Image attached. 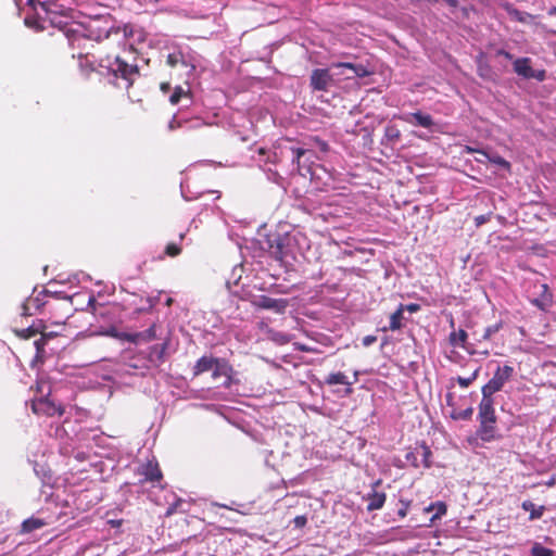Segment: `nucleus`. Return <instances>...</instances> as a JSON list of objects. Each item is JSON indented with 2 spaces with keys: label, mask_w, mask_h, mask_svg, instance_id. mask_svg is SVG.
<instances>
[{
  "label": "nucleus",
  "mask_w": 556,
  "mask_h": 556,
  "mask_svg": "<svg viewBox=\"0 0 556 556\" xmlns=\"http://www.w3.org/2000/svg\"><path fill=\"white\" fill-rule=\"evenodd\" d=\"M494 404L495 402L492 396L482 395L478 405L477 419L479 421V428L477 429V437L483 442H491L496 439L497 417Z\"/></svg>",
  "instance_id": "f257e3e1"
},
{
  "label": "nucleus",
  "mask_w": 556,
  "mask_h": 556,
  "mask_svg": "<svg viewBox=\"0 0 556 556\" xmlns=\"http://www.w3.org/2000/svg\"><path fill=\"white\" fill-rule=\"evenodd\" d=\"M515 369L510 365L498 366L493 374V377L481 388L482 395L492 396L500 392L506 382L514 376Z\"/></svg>",
  "instance_id": "f03ea898"
},
{
  "label": "nucleus",
  "mask_w": 556,
  "mask_h": 556,
  "mask_svg": "<svg viewBox=\"0 0 556 556\" xmlns=\"http://www.w3.org/2000/svg\"><path fill=\"white\" fill-rule=\"evenodd\" d=\"M109 71L118 78L125 81L124 88L129 89L134 81L139 77V68L136 64H128L119 56H115L114 61L109 64Z\"/></svg>",
  "instance_id": "7ed1b4c3"
},
{
  "label": "nucleus",
  "mask_w": 556,
  "mask_h": 556,
  "mask_svg": "<svg viewBox=\"0 0 556 556\" xmlns=\"http://www.w3.org/2000/svg\"><path fill=\"white\" fill-rule=\"evenodd\" d=\"M136 473L140 476L138 483L143 485L144 483H151L153 486H160L164 489L162 484L163 473L156 459H150L138 466Z\"/></svg>",
  "instance_id": "20e7f679"
},
{
  "label": "nucleus",
  "mask_w": 556,
  "mask_h": 556,
  "mask_svg": "<svg viewBox=\"0 0 556 556\" xmlns=\"http://www.w3.org/2000/svg\"><path fill=\"white\" fill-rule=\"evenodd\" d=\"M31 409L34 414L47 417L62 416L64 414L63 405L50 399L49 394L31 400Z\"/></svg>",
  "instance_id": "39448f33"
},
{
  "label": "nucleus",
  "mask_w": 556,
  "mask_h": 556,
  "mask_svg": "<svg viewBox=\"0 0 556 556\" xmlns=\"http://www.w3.org/2000/svg\"><path fill=\"white\" fill-rule=\"evenodd\" d=\"M333 84V77L328 68H316L309 77V85L315 91H327Z\"/></svg>",
  "instance_id": "423d86ee"
},
{
  "label": "nucleus",
  "mask_w": 556,
  "mask_h": 556,
  "mask_svg": "<svg viewBox=\"0 0 556 556\" xmlns=\"http://www.w3.org/2000/svg\"><path fill=\"white\" fill-rule=\"evenodd\" d=\"M468 334L464 329L453 330L448 336V342L454 348H462L469 354L480 353L484 356L489 355V350L478 351L467 341Z\"/></svg>",
  "instance_id": "0eeeda50"
},
{
  "label": "nucleus",
  "mask_w": 556,
  "mask_h": 556,
  "mask_svg": "<svg viewBox=\"0 0 556 556\" xmlns=\"http://www.w3.org/2000/svg\"><path fill=\"white\" fill-rule=\"evenodd\" d=\"M231 367L224 361L218 358L217 363L212 368V377L216 380L223 378L220 387L229 388L231 386Z\"/></svg>",
  "instance_id": "6e6552de"
},
{
  "label": "nucleus",
  "mask_w": 556,
  "mask_h": 556,
  "mask_svg": "<svg viewBox=\"0 0 556 556\" xmlns=\"http://www.w3.org/2000/svg\"><path fill=\"white\" fill-rule=\"evenodd\" d=\"M381 483V480H377L372 484V491L367 495V510L374 511L381 509L386 503L387 495L384 492H378L376 491V486H378Z\"/></svg>",
  "instance_id": "1a4fd4ad"
},
{
  "label": "nucleus",
  "mask_w": 556,
  "mask_h": 556,
  "mask_svg": "<svg viewBox=\"0 0 556 556\" xmlns=\"http://www.w3.org/2000/svg\"><path fill=\"white\" fill-rule=\"evenodd\" d=\"M258 306L261 308L271 309L276 313H283L288 306V301L286 299H274L262 295L258 300Z\"/></svg>",
  "instance_id": "9d476101"
},
{
  "label": "nucleus",
  "mask_w": 556,
  "mask_h": 556,
  "mask_svg": "<svg viewBox=\"0 0 556 556\" xmlns=\"http://www.w3.org/2000/svg\"><path fill=\"white\" fill-rule=\"evenodd\" d=\"M167 350V343L154 344L150 346L148 354V362L153 367H159L165 361V352Z\"/></svg>",
  "instance_id": "9b49d317"
},
{
  "label": "nucleus",
  "mask_w": 556,
  "mask_h": 556,
  "mask_svg": "<svg viewBox=\"0 0 556 556\" xmlns=\"http://www.w3.org/2000/svg\"><path fill=\"white\" fill-rule=\"evenodd\" d=\"M404 121L408 124L420 126L424 128H430L433 126V119L431 115L425 114L420 111L407 114L404 117Z\"/></svg>",
  "instance_id": "f8f14e48"
},
{
  "label": "nucleus",
  "mask_w": 556,
  "mask_h": 556,
  "mask_svg": "<svg viewBox=\"0 0 556 556\" xmlns=\"http://www.w3.org/2000/svg\"><path fill=\"white\" fill-rule=\"evenodd\" d=\"M501 7L507 12V14L515 21L519 22V23H522V24H528L530 23L532 20H534V15L530 14V13H527V12H522V11H519L518 9H516L511 3L509 2H503L501 4Z\"/></svg>",
  "instance_id": "ddd939ff"
},
{
  "label": "nucleus",
  "mask_w": 556,
  "mask_h": 556,
  "mask_svg": "<svg viewBox=\"0 0 556 556\" xmlns=\"http://www.w3.org/2000/svg\"><path fill=\"white\" fill-rule=\"evenodd\" d=\"M43 328H45V321L41 319H38L26 328H21V329L15 328V329H13V331L18 338L27 340V339H30V338L39 334V332L42 331Z\"/></svg>",
  "instance_id": "4468645a"
},
{
  "label": "nucleus",
  "mask_w": 556,
  "mask_h": 556,
  "mask_svg": "<svg viewBox=\"0 0 556 556\" xmlns=\"http://www.w3.org/2000/svg\"><path fill=\"white\" fill-rule=\"evenodd\" d=\"M514 71L517 75L522 76L523 78H533L534 71L531 66L530 58H519L514 62Z\"/></svg>",
  "instance_id": "2eb2a0df"
},
{
  "label": "nucleus",
  "mask_w": 556,
  "mask_h": 556,
  "mask_svg": "<svg viewBox=\"0 0 556 556\" xmlns=\"http://www.w3.org/2000/svg\"><path fill=\"white\" fill-rule=\"evenodd\" d=\"M404 319V304H400L396 311L390 316L389 326L382 327L381 331H396L403 327L402 320Z\"/></svg>",
  "instance_id": "dca6fc26"
},
{
  "label": "nucleus",
  "mask_w": 556,
  "mask_h": 556,
  "mask_svg": "<svg viewBox=\"0 0 556 556\" xmlns=\"http://www.w3.org/2000/svg\"><path fill=\"white\" fill-rule=\"evenodd\" d=\"M218 358L213 356H202L193 366V376H200L203 372L212 370Z\"/></svg>",
  "instance_id": "f3484780"
},
{
  "label": "nucleus",
  "mask_w": 556,
  "mask_h": 556,
  "mask_svg": "<svg viewBox=\"0 0 556 556\" xmlns=\"http://www.w3.org/2000/svg\"><path fill=\"white\" fill-rule=\"evenodd\" d=\"M42 302L38 296H29L22 304V316H33L41 309Z\"/></svg>",
  "instance_id": "a211bd4d"
},
{
  "label": "nucleus",
  "mask_w": 556,
  "mask_h": 556,
  "mask_svg": "<svg viewBox=\"0 0 556 556\" xmlns=\"http://www.w3.org/2000/svg\"><path fill=\"white\" fill-rule=\"evenodd\" d=\"M124 339H126L129 342L136 343L139 339L143 341H151L156 338L155 333V325H152L150 328L142 332L134 333V334H124Z\"/></svg>",
  "instance_id": "6ab92c4d"
},
{
  "label": "nucleus",
  "mask_w": 556,
  "mask_h": 556,
  "mask_svg": "<svg viewBox=\"0 0 556 556\" xmlns=\"http://www.w3.org/2000/svg\"><path fill=\"white\" fill-rule=\"evenodd\" d=\"M543 293L541 298L534 299L532 303L542 311H545L547 307L552 305L553 296L552 293L548 292V288L546 285H542Z\"/></svg>",
  "instance_id": "aec40b11"
},
{
  "label": "nucleus",
  "mask_w": 556,
  "mask_h": 556,
  "mask_svg": "<svg viewBox=\"0 0 556 556\" xmlns=\"http://www.w3.org/2000/svg\"><path fill=\"white\" fill-rule=\"evenodd\" d=\"M521 507L530 513L529 520L540 519L545 511V506L536 507L531 501H523Z\"/></svg>",
  "instance_id": "412c9836"
},
{
  "label": "nucleus",
  "mask_w": 556,
  "mask_h": 556,
  "mask_svg": "<svg viewBox=\"0 0 556 556\" xmlns=\"http://www.w3.org/2000/svg\"><path fill=\"white\" fill-rule=\"evenodd\" d=\"M88 305L91 307V312L94 316L102 318L106 317L112 309V307L109 305L98 303L93 296L89 299Z\"/></svg>",
  "instance_id": "4be33fe9"
},
{
  "label": "nucleus",
  "mask_w": 556,
  "mask_h": 556,
  "mask_svg": "<svg viewBox=\"0 0 556 556\" xmlns=\"http://www.w3.org/2000/svg\"><path fill=\"white\" fill-rule=\"evenodd\" d=\"M477 66H478V75L481 78L489 79V80L494 79V72L492 71L489 63L483 60L482 55L477 60Z\"/></svg>",
  "instance_id": "5701e85b"
},
{
  "label": "nucleus",
  "mask_w": 556,
  "mask_h": 556,
  "mask_svg": "<svg viewBox=\"0 0 556 556\" xmlns=\"http://www.w3.org/2000/svg\"><path fill=\"white\" fill-rule=\"evenodd\" d=\"M47 523L45 520L40 518L30 517L23 521L22 523V532L29 533L37 529L45 527Z\"/></svg>",
  "instance_id": "b1692460"
},
{
  "label": "nucleus",
  "mask_w": 556,
  "mask_h": 556,
  "mask_svg": "<svg viewBox=\"0 0 556 556\" xmlns=\"http://www.w3.org/2000/svg\"><path fill=\"white\" fill-rule=\"evenodd\" d=\"M182 98H187V99L191 100V92L189 89H184L181 86H177L174 89V92L169 97V102L173 105H176L180 102V100Z\"/></svg>",
  "instance_id": "393cba45"
},
{
  "label": "nucleus",
  "mask_w": 556,
  "mask_h": 556,
  "mask_svg": "<svg viewBox=\"0 0 556 556\" xmlns=\"http://www.w3.org/2000/svg\"><path fill=\"white\" fill-rule=\"evenodd\" d=\"M325 382L328 384V386H334V384H345V386H351L352 382H350L348 380V377L341 372V371H338V372H331L325 380Z\"/></svg>",
  "instance_id": "a878e982"
},
{
  "label": "nucleus",
  "mask_w": 556,
  "mask_h": 556,
  "mask_svg": "<svg viewBox=\"0 0 556 556\" xmlns=\"http://www.w3.org/2000/svg\"><path fill=\"white\" fill-rule=\"evenodd\" d=\"M416 451H417V454L422 457L424 467L430 468L431 467L430 457L432 455L430 447L425 442H422L419 446L416 447Z\"/></svg>",
  "instance_id": "bb28decb"
},
{
  "label": "nucleus",
  "mask_w": 556,
  "mask_h": 556,
  "mask_svg": "<svg viewBox=\"0 0 556 556\" xmlns=\"http://www.w3.org/2000/svg\"><path fill=\"white\" fill-rule=\"evenodd\" d=\"M502 328H503V321H498L494 325L486 327L483 334L481 336V338L478 339L477 341L481 342V341L490 340L492 338V336L497 333Z\"/></svg>",
  "instance_id": "cd10ccee"
},
{
  "label": "nucleus",
  "mask_w": 556,
  "mask_h": 556,
  "mask_svg": "<svg viewBox=\"0 0 556 556\" xmlns=\"http://www.w3.org/2000/svg\"><path fill=\"white\" fill-rule=\"evenodd\" d=\"M184 64V65H187V63L185 62V58H184V54L182 52L180 51H177V52H173V53H169L166 58V64L170 67H175L176 65L178 64Z\"/></svg>",
  "instance_id": "c85d7f7f"
},
{
  "label": "nucleus",
  "mask_w": 556,
  "mask_h": 556,
  "mask_svg": "<svg viewBox=\"0 0 556 556\" xmlns=\"http://www.w3.org/2000/svg\"><path fill=\"white\" fill-rule=\"evenodd\" d=\"M481 155L485 156L489 159L490 162L494 163V164H497L504 168H509L510 167V164L509 162H507L504 157L497 155V154H494V155H489L486 152L484 151H481L479 150L478 151Z\"/></svg>",
  "instance_id": "c756f323"
},
{
  "label": "nucleus",
  "mask_w": 556,
  "mask_h": 556,
  "mask_svg": "<svg viewBox=\"0 0 556 556\" xmlns=\"http://www.w3.org/2000/svg\"><path fill=\"white\" fill-rule=\"evenodd\" d=\"M531 556H554V552L540 543H535L531 548Z\"/></svg>",
  "instance_id": "7c9ffc66"
},
{
  "label": "nucleus",
  "mask_w": 556,
  "mask_h": 556,
  "mask_svg": "<svg viewBox=\"0 0 556 556\" xmlns=\"http://www.w3.org/2000/svg\"><path fill=\"white\" fill-rule=\"evenodd\" d=\"M479 376V368L476 369L469 377H460L458 376L456 378V381L457 383L462 387V388H468Z\"/></svg>",
  "instance_id": "2f4dec72"
},
{
  "label": "nucleus",
  "mask_w": 556,
  "mask_h": 556,
  "mask_svg": "<svg viewBox=\"0 0 556 556\" xmlns=\"http://www.w3.org/2000/svg\"><path fill=\"white\" fill-rule=\"evenodd\" d=\"M399 504H400V508L397 509V515L400 518H405L410 508L412 501L405 500V498H400Z\"/></svg>",
  "instance_id": "473e14b6"
},
{
  "label": "nucleus",
  "mask_w": 556,
  "mask_h": 556,
  "mask_svg": "<svg viewBox=\"0 0 556 556\" xmlns=\"http://www.w3.org/2000/svg\"><path fill=\"white\" fill-rule=\"evenodd\" d=\"M291 152L293 155V162L296 163L298 169L301 170V159L308 152L303 148H291Z\"/></svg>",
  "instance_id": "72a5a7b5"
},
{
  "label": "nucleus",
  "mask_w": 556,
  "mask_h": 556,
  "mask_svg": "<svg viewBox=\"0 0 556 556\" xmlns=\"http://www.w3.org/2000/svg\"><path fill=\"white\" fill-rule=\"evenodd\" d=\"M181 253V248L176 243H168L165 248V254L170 257L178 256Z\"/></svg>",
  "instance_id": "f704fd0d"
},
{
  "label": "nucleus",
  "mask_w": 556,
  "mask_h": 556,
  "mask_svg": "<svg viewBox=\"0 0 556 556\" xmlns=\"http://www.w3.org/2000/svg\"><path fill=\"white\" fill-rule=\"evenodd\" d=\"M352 71L354 72L355 76L359 78L366 77L370 74V72L362 64H355Z\"/></svg>",
  "instance_id": "c9c22d12"
},
{
  "label": "nucleus",
  "mask_w": 556,
  "mask_h": 556,
  "mask_svg": "<svg viewBox=\"0 0 556 556\" xmlns=\"http://www.w3.org/2000/svg\"><path fill=\"white\" fill-rule=\"evenodd\" d=\"M187 123H188L187 119H177L176 116H174L172 118V121L169 122V124H168V129L169 130H176L178 128L184 127V125L187 124Z\"/></svg>",
  "instance_id": "e433bc0d"
},
{
  "label": "nucleus",
  "mask_w": 556,
  "mask_h": 556,
  "mask_svg": "<svg viewBox=\"0 0 556 556\" xmlns=\"http://www.w3.org/2000/svg\"><path fill=\"white\" fill-rule=\"evenodd\" d=\"M47 339L42 336H40V338L35 341V346L38 356H41L45 353V345L47 344Z\"/></svg>",
  "instance_id": "4c0bfd02"
},
{
  "label": "nucleus",
  "mask_w": 556,
  "mask_h": 556,
  "mask_svg": "<svg viewBox=\"0 0 556 556\" xmlns=\"http://www.w3.org/2000/svg\"><path fill=\"white\" fill-rule=\"evenodd\" d=\"M417 451H412V452H408L406 455H405V459L410 463L414 467L418 468L419 467V464L417 462Z\"/></svg>",
  "instance_id": "58836bf2"
},
{
  "label": "nucleus",
  "mask_w": 556,
  "mask_h": 556,
  "mask_svg": "<svg viewBox=\"0 0 556 556\" xmlns=\"http://www.w3.org/2000/svg\"><path fill=\"white\" fill-rule=\"evenodd\" d=\"M491 213L483 214L475 217V224L477 227L482 226L483 224L488 223L491 219Z\"/></svg>",
  "instance_id": "ea45409f"
},
{
  "label": "nucleus",
  "mask_w": 556,
  "mask_h": 556,
  "mask_svg": "<svg viewBox=\"0 0 556 556\" xmlns=\"http://www.w3.org/2000/svg\"><path fill=\"white\" fill-rule=\"evenodd\" d=\"M293 523L296 528H304L307 523V518L306 516L304 515H301V516H296L294 519H293Z\"/></svg>",
  "instance_id": "a19ab883"
},
{
  "label": "nucleus",
  "mask_w": 556,
  "mask_h": 556,
  "mask_svg": "<svg viewBox=\"0 0 556 556\" xmlns=\"http://www.w3.org/2000/svg\"><path fill=\"white\" fill-rule=\"evenodd\" d=\"M294 349L296 351H300V352H306V353H312V352H315V349L311 348V346H307L303 343H294Z\"/></svg>",
  "instance_id": "79ce46f5"
},
{
  "label": "nucleus",
  "mask_w": 556,
  "mask_h": 556,
  "mask_svg": "<svg viewBox=\"0 0 556 556\" xmlns=\"http://www.w3.org/2000/svg\"><path fill=\"white\" fill-rule=\"evenodd\" d=\"M435 505H437V509H438L437 514L434 515L435 518L446 514V505H445V503L438 502Z\"/></svg>",
  "instance_id": "37998d69"
},
{
  "label": "nucleus",
  "mask_w": 556,
  "mask_h": 556,
  "mask_svg": "<svg viewBox=\"0 0 556 556\" xmlns=\"http://www.w3.org/2000/svg\"><path fill=\"white\" fill-rule=\"evenodd\" d=\"M420 309V305L417 303L404 304V312L408 311L409 313H416Z\"/></svg>",
  "instance_id": "c03bdc74"
},
{
  "label": "nucleus",
  "mask_w": 556,
  "mask_h": 556,
  "mask_svg": "<svg viewBox=\"0 0 556 556\" xmlns=\"http://www.w3.org/2000/svg\"><path fill=\"white\" fill-rule=\"evenodd\" d=\"M377 341V338L375 336H365L363 338V345L364 346H370L371 344H374L375 342Z\"/></svg>",
  "instance_id": "a18cd8bd"
},
{
  "label": "nucleus",
  "mask_w": 556,
  "mask_h": 556,
  "mask_svg": "<svg viewBox=\"0 0 556 556\" xmlns=\"http://www.w3.org/2000/svg\"><path fill=\"white\" fill-rule=\"evenodd\" d=\"M47 326L45 325V328L42 329V331L39 332L40 336L45 337L48 340L54 338L56 336V332H48L47 330Z\"/></svg>",
  "instance_id": "49530a36"
},
{
  "label": "nucleus",
  "mask_w": 556,
  "mask_h": 556,
  "mask_svg": "<svg viewBox=\"0 0 556 556\" xmlns=\"http://www.w3.org/2000/svg\"><path fill=\"white\" fill-rule=\"evenodd\" d=\"M496 55H502L503 58H505L507 60H511L513 59V54L509 53L508 51L504 50V49H498L496 51Z\"/></svg>",
  "instance_id": "de8ad7c7"
},
{
  "label": "nucleus",
  "mask_w": 556,
  "mask_h": 556,
  "mask_svg": "<svg viewBox=\"0 0 556 556\" xmlns=\"http://www.w3.org/2000/svg\"><path fill=\"white\" fill-rule=\"evenodd\" d=\"M354 65L353 63H350V62H340V63H337L334 66L337 67H345V68H354Z\"/></svg>",
  "instance_id": "09e8293b"
},
{
  "label": "nucleus",
  "mask_w": 556,
  "mask_h": 556,
  "mask_svg": "<svg viewBox=\"0 0 556 556\" xmlns=\"http://www.w3.org/2000/svg\"><path fill=\"white\" fill-rule=\"evenodd\" d=\"M160 89H161L164 93H166V92H168V91L170 90V84H169V83H167V81L161 83V85H160Z\"/></svg>",
  "instance_id": "8fccbe9b"
},
{
  "label": "nucleus",
  "mask_w": 556,
  "mask_h": 556,
  "mask_svg": "<svg viewBox=\"0 0 556 556\" xmlns=\"http://www.w3.org/2000/svg\"><path fill=\"white\" fill-rule=\"evenodd\" d=\"M471 415H472V408H470V407H469V408L465 409V410L462 413L460 417H462L463 419H468V418H470V417H471Z\"/></svg>",
  "instance_id": "3c124183"
},
{
  "label": "nucleus",
  "mask_w": 556,
  "mask_h": 556,
  "mask_svg": "<svg viewBox=\"0 0 556 556\" xmlns=\"http://www.w3.org/2000/svg\"><path fill=\"white\" fill-rule=\"evenodd\" d=\"M274 254H275L276 258L282 260L283 255H282V251H281V247L280 245L277 247V250L274 252Z\"/></svg>",
  "instance_id": "603ef678"
},
{
  "label": "nucleus",
  "mask_w": 556,
  "mask_h": 556,
  "mask_svg": "<svg viewBox=\"0 0 556 556\" xmlns=\"http://www.w3.org/2000/svg\"><path fill=\"white\" fill-rule=\"evenodd\" d=\"M545 77V72L544 71H540L538 74L534 73V77L533 78H536L539 80H543Z\"/></svg>",
  "instance_id": "864d4df0"
},
{
  "label": "nucleus",
  "mask_w": 556,
  "mask_h": 556,
  "mask_svg": "<svg viewBox=\"0 0 556 556\" xmlns=\"http://www.w3.org/2000/svg\"><path fill=\"white\" fill-rule=\"evenodd\" d=\"M451 8H457L458 1L457 0H444Z\"/></svg>",
  "instance_id": "5fc2aeb1"
},
{
  "label": "nucleus",
  "mask_w": 556,
  "mask_h": 556,
  "mask_svg": "<svg viewBox=\"0 0 556 556\" xmlns=\"http://www.w3.org/2000/svg\"><path fill=\"white\" fill-rule=\"evenodd\" d=\"M548 14H549V15H556V7H552V8L548 10Z\"/></svg>",
  "instance_id": "6e6d98bb"
},
{
  "label": "nucleus",
  "mask_w": 556,
  "mask_h": 556,
  "mask_svg": "<svg viewBox=\"0 0 556 556\" xmlns=\"http://www.w3.org/2000/svg\"><path fill=\"white\" fill-rule=\"evenodd\" d=\"M320 149H321L323 151H327V150H328V144H327L326 142H321V144H320Z\"/></svg>",
  "instance_id": "4d7b16f0"
},
{
  "label": "nucleus",
  "mask_w": 556,
  "mask_h": 556,
  "mask_svg": "<svg viewBox=\"0 0 556 556\" xmlns=\"http://www.w3.org/2000/svg\"><path fill=\"white\" fill-rule=\"evenodd\" d=\"M463 13L467 17L468 16V9L467 8H463Z\"/></svg>",
  "instance_id": "13d9d810"
},
{
  "label": "nucleus",
  "mask_w": 556,
  "mask_h": 556,
  "mask_svg": "<svg viewBox=\"0 0 556 556\" xmlns=\"http://www.w3.org/2000/svg\"><path fill=\"white\" fill-rule=\"evenodd\" d=\"M109 333H110L112 337H115V338H117V337H118L114 329H113L111 332H109Z\"/></svg>",
  "instance_id": "bf43d9fd"
},
{
  "label": "nucleus",
  "mask_w": 556,
  "mask_h": 556,
  "mask_svg": "<svg viewBox=\"0 0 556 556\" xmlns=\"http://www.w3.org/2000/svg\"><path fill=\"white\" fill-rule=\"evenodd\" d=\"M553 484H554V480H551V481L547 482V485H549V486L553 485Z\"/></svg>",
  "instance_id": "052dcab7"
},
{
  "label": "nucleus",
  "mask_w": 556,
  "mask_h": 556,
  "mask_svg": "<svg viewBox=\"0 0 556 556\" xmlns=\"http://www.w3.org/2000/svg\"><path fill=\"white\" fill-rule=\"evenodd\" d=\"M452 397H453L452 394L447 395V403L450 402V400H452Z\"/></svg>",
  "instance_id": "680f3d73"
},
{
  "label": "nucleus",
  "mask_w": 556,
  "mask_h": 556,
  "mask_svg": "<svg viewBox=\"0 0 556 556\" xmlns=\"http://www.w3.org/2000/svg\"><path fill=\"white\" fill-rule=\"evenodd\" d=\"M42 386L38 383L37 389L41 390Z\"/></svg>",
  "instance_id": "e2e57ef3"
},
{
  "label": "nucleus",
  "mask_w": 556,
  "mask_h": 556,
  "mask_svg": "<svg viewBox=\"0 0 556 556\" xmlns=\"http://www.w3.org/2000/svg\"><path fill=\"white\" fill-rule=\"evenodd\" d=\"M195 122H197L198 125H201L199 118H195Z\"/></svg>",
  "instance_id": "0e129e2a"
},
{
  "label": "nucleus",
  "mask_w": 556,
  "mask_h": 556,
  "mask_svg": "<svg viewBox=\"0 0 556 556\" xmlns=\"http://www.w3.org/2000/svg\"><path fill=\"white\" fill-rule=\"evenodd\" d=\"M451 327H454V320L451 319Z\"/></svg>",
  "instance_id": "69168bd1"
}]
</instances>
